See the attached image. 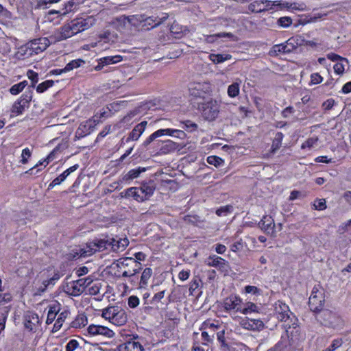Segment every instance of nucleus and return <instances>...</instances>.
<instances>
[{"instance_id": "nucleus-18", "label": "nucleus", "mask_w": 351, "mask_h": 351, "mask_svg": "<svg viewBox=\"0 0 351 351\" xmlns=\"http://www.w3.org/2000/svg\"><path fill=\"white\" fill-rule=\"evenodd\" d=\"M241 303V299L236 295H230L226 298L223 302V306L226 310H236L241 312V308L239 307Z\"/></svg>"}, {"instance_id": "nucleus-64", "label": "nucleus", "mask_w": 351, "mask_h": 351, "mask_svg": "<svg viewBox=\"0 0 351 351\" xmlns=\"http://www.w3.org/2000/svg\"><path fill=\"white\" fill-rule=\"evenodd\" d=\"M78 342L75 339L70 340L66 346V351H73L78 347Z\"/></svg>"}, {"instance_id": "nucleus-61", "label": "nucleus", "mask_w": 351, "mask_h": 351, "mask_svg": "<svg viewBox=\"0 0 351 351\" xmlns=\"http://www.w3.org/2000/svg\"><path fill=\"white\" fill-rule=\"evenodd\" d=\"M32 152L29 148H25L23 149L22 154H21V162L22 164H26L28 162V158L31 156Z\"/></svg>"}, {"instance_id": "nucleus-44", "label": "nucleus", "mask_w": 351, "mask_h": 351, "mask_svg": "<svg viewBox=\"0 0 351 351\" xmlns=\"http://www.w3.org/2000/svg\"><path fill=\"white\" fill-rule=\"evenodd\" d=\"M84 62H85L82 59L72 60L66 65L64 67V71L66 72L71 71L73 69L78 68L82 65V64H84Z\"/></svg>"}, {"instance_id": "nucleus-9", "label": "nucleus", "mask_w": 351, "mask_h": 351, "mask_svg": "<svg viewBox=\"0 0 351 351\" xmlns=\"http://www.w3.org/2000/svg\"><path fill=\"white\" fill-rule=\"evenodd\" d=\"M290 40H287L285 43L275 45L272 47L269 52V55L271 56H277L280 53H289L295 48L294 45L289 43Z\"/></svg>"}, {"instance_id": "nucleus-36", "label": "nucleus", "mask_w": 351, "mask_h": 351, "mask_svg": "<svg viewBox=\"0 0 351 351\" xmlns=\"http://www.w3.org/2000/svg\"><path fill=\"white\" fill-rule=\"evenodd\" d=\"M283 137H284V134L280 132H277L276 134L275 137L272 141V145H271L272 153H275L276 152V150H278L281 147L282 141L283 139Z\"/></svg>"}, {"instance_id": "nucleus-35", "label": "nucleus", "mask_w": 351, "mask_h": 351, "mask_svg": "<svg viewBox=\"0 0 351 351\" xmlns=\"http://www.w3.org/2000/svg\"><path fill=\"white\" fill-rule=\"evenodd\" d=\"M234 35L232 33H218L213 35L206 36L205 40L208 43H214L217 38H233Z\"/></svg>"}, {"instance_id": "nucleus-50", "label": "nucleus", "mask_w": 351, "mask_h": 351, "mask_svg": "<svg viewBox=\"0 0 351 351\" xmlns=\"http://www.w3.org/2000/svg\"><path fill=\"white\" fill-rule=\"evenodd\" d=\"M82 250L81 247H77L72 250L69 253L66 254L67 259L73 260L78 258L82 257L81 256Z\"/></svg>"}, {"instance_id": "nucleus-21", "label": "nucleus", "mask_w": 351, "mask_h": 351, "mask_svg": "<svg viewBox=\"0 0 351 351\" xmlns=\"http://www.w3.org/2000/svg\"><path fill=\"white\" fill-rule=\"evenodd\" d=\"M127 321L128 316L125 311L119 306L110 322L117 326H123Z\"/></svg>"}, {"instance_id": "nucleus-8", "label": "nucleus", "mask_w": 351, "mask_h": 351, "mask_svg": "<svg viewBox=\"0 0 351 351\" xmlns=\"http://www.w3.org/2000/svg\"><path fill=\"white\" fill-rule=\"evenodd\" d=\"M240 324L243 328L249 330H261L265 327L262 320L255 318L246 317L241 321Z\"/></svg>"}, {"instance_id": "nucleus-10", "label": "nucleus", "mask_w": 351, "mask_h": 351, "mask_svg": "<svg viewBox=\"0 0 351 351\" xmlns=\"http://www.w3.org/2000/svg\"><path fill=\"white\" fill-rule=\"evenodd\" d=\"M138 338V335H133V339H130L118 346L119 351H143V346L138 341H135Z\"/></svg>"}, {"instance_id": "nucleus-48", "label": "nucleus", "mask_w": 351, "mask_h": 351, "mask_svg": "<svg viewBox=\"0 0 351 351\" xmlns=\"http://www.w3.org/2000/svg\"><path fill=\"white\" fill-rule=\"evenodd\" d=\"M54 84V81L53 80H46L38 85L36 87V91L38 93H43L49 87H51Z\"/></svg>"}, {"instance_id": "nucleus-55", "label": "nucleus", "mask_w": 351, "mask_h": 351, "mask_svg": "<svg viewBox=\"0 0 351 351\" xmlns=\"http://www.w3.org/2000/svg\"><path fill=\"white\" fill-rule=\"evenodd\" d=\"M292 23V19L289 16L280 17L277 21V24L282 27H288Z\"/></svg>"}, {"instance_id": "nucleus-52", "label": "nucleus", "mask_w": 351, "mask_h": 351, "mask_svg": "<svg viewBox=\"0 0 351 351\" xmlns=\"http://www.w3.org/2000/svg\"><path fill=\"white\" fill-rule=\"evenodd\" d=\"M233 211V206L231 205H226L225 206H221L216 210V214L218 216H226L228 213H230Z\"/></svg>"}, {"instance_id": "nucleus-33", "label": "nucleus", "mask_w": 351, "mask_h": 351, "mask_svg": "<svg viewBox=\"0 0 351 351\" xmlns=\"http://www.w3.org/2000/svg\"><path fill=\"white\" fill-rule=\"evenodd\" d=\"M113 240L112 241H110V238H108L107 239H98L93 241L92 246H95L96 249L101 251L107 249L110 246V243H113Z\"/></svg>"}, {"instance_id": "nucleus-43", "label": "nucleus", "mask_w": 351, "mask_h": 351, "mask_svg": "<svg viewBox=\"0 0 351 351\" xmlns=\"http://www.w3.org/2000/svg\"><path fill=\"white\" fill-rule=\"evenodd\" d=\"M217 339L218 341L221 343V349H223V350L229 349V346L226 343L224 330H220L217 332Z\"/></svg>"}, {"instance_id": "nucleus-29", "label": "nucleus", "mask_w": 351, "mask_h": 351, "mask_svg": "<svg viewBox=\"0 0 351 351\" xmlns=\"http://www.w3.org/2000/svg\"><path fill=\"white\" fill-rule=\"evenodd\" d=\"M182 220L189 225L194 226H200L204 221L197 215H187L182 217Z\"/></svg>"}, {"instance_id": "nucleus-7", "label": "nucleus", "mask_w": 351, "mask_h": 351, "mask_svg": "<svg viewBox=\"0 0 351 351\" xmlns=\"http://www.w3.org/2000/svg\"><path fill=\"white\" fill-rule=\"evenodd\" d=\"M208 88V84L206 83L193 82L189 84V90L191 96L204 98Z\"/></svg>"}, {"instance_id": "nucleus-4", "label": "nucleus", "mask_w": 351, "mask_h": 351, "mask_svg": "<svg viewBox=\"0 0 351 351\" xmlns=\"http://www.w3.org/2000/svg\"><path fill=\"white\" fill-rule=\"evenodd\" d=\"M117 266L119 268L125 266H130L131 269H125L122 274L123 277H131L138 273L141 269V264L134 258L125 257L118 261Z\"/></svg>"}, {"instance_id": "nucleus-39", "label": "nucleus", "mask_w": 351, "mask_h": 351, "mask_svg": "<svg viewBox=\"0 0 351 351\" xmlns=\"http://www.w3.org/2000/svg\"><path fill=\"white\" fill-rule=\"evenodd\" d=\"M92 245L93 242H90L89 243H87L85 247H81V256L83 258L90 256L97 251V249L95 247V246H92Z\"/></svg>"}, {"instance_id": "nucleus-58", "label": "nucleus", "mask_w": 351, "mask_h": 351, "mask_svg": "<svg viewBox=\"0 0 351 351\" xmlns=\"http://www.w3.org/2000/svg\"><path fill=\"white\" fill-rule=\"evenodd\" d=\"M258 311V307L257 306L252 302L247 303V306L241 308V313L243 314H248L252 312H257Z\"/></svg>"}, {"instance_id": "nucleus-54", "label": "nucleus", "mask_w": 351, "mask_h": 351, "mask_svg": "<svg viewBox=\"0 0 351 351\" xmlns=\"http://www.w3.org/2000/svg\"><path fill=\"white\" fill-rule=\"evenodd\" d=\"M182 123L184 125L182 128L188 132H191L195 131L197 129V125L191 120H186L182 121Z\"/></svg>"}, {"instance_id": "nucleus-25", "label": "nucleus", "mask_w": 351, "mask_h": 351, "mask_svg": "<svg viewBox=\"0 0 351 351\" xmlns=\"http://www.w3.org/2000/svg\"><path fill=\"white\" fill-rule=\"evenodd\" d=\"M24 319L25 327L29 331H32L34 329V326L36 325V324L38 323L39 322L38 316L36 313H28L25 315Z\"/></svg>"}, {"instance_id": "nucleus-20", "label": "nucleus", "mask_w": 351, "mask_h": 351, "mask_svg": "<svg viewBox=\"0 0 351 351\" xmlns=\"http://www.w3.org/2000/svg\"><path fill=\"white\" fill-rule=\"evenodd\" d=\"M96 125V120L89 119L84 123H81L76 131V135L79 137H83L89 134Z\"/></svg>"}, {"instance_id": "nucleus-14", "label": "nucleus", "mask_w": 351, "mask_h": 351, "mask_svg": "<svg viewBox=\"0 0 351 351\" xmlns=\"http://www.w3.org/2000/svg\"><path fill=\"white\" fill-rule=\"evenodd\" d=\"M168 17L169 15L167 14H165V16L162 18H154V16L145 18L143 16L142 28H143L144 29H149L150 28L158 27L164 21H165L168 19Z\"/></svg>"}, {"instance_id": "nucleus-3", "label": "nucleus", "mask_w": 351, "mask_h": 351, "mask_svg": "<svg viewBox=\"0 0 351 351\" xmlns=\"http://www.w3.org/2000/svg\"><path fill=\"white\" fill-rule=\"evenodd\" d=\"M325 303L324 293L323 291H319L317 287L313 289L311 295L308 300V306L313 312L316 313V315L324 309Z\"/></svg>"}, {"instance_id": "nucleus-63", "label": "nucleus", "mask_w": 351, "mask_h": 351, "mask_svg": "<svg viewBox=\"0 0 351 351\" xmlns=\"http://www.w3.org/2000/svg\"><path fill=\"white\" fill-rule=\"evenodd\" d=\"M315 209L323 210L326 208V200L324 199H316L313 204Z\"/></svg>"}, {"instance_id": "nucleus-56", "label": "nucleus", "mask_w": 351, "mask_h": 351, "mask_svg": "<svg viewBox=\"0 0 351 351\" xmlns=\"http://www.w3.org/2000/svg\"><path fill=\"white\" fill-rule=\"evenodd\" d=\"M8 312H9L8 307H5L3 309V311L1 312V316L0 317V332L2 330H3L5 328V325Z\"/></svg>"}, {"instance_id": "nucleus-12", "label": "nucleus", "mask_w": 351, "mask_h": 351, "mask_svg": "<svg viewBox=\"0 0 351 351\" xmlns=\"http://www.w3.org/2000/svg\"><path fill=\"white\" fill-rule=\"evenodd\" d=\"M88 332L90 335H103L110 338L114 335V332L107 327L99 325H90L87 328Z\"/></svg>"}, {"instance_id": "nucleus-51", "label": "nucleus", "mask_w": 351, "mask_h": 351, "mask_svg": "<svg viewBox=\"0 0 351 351\" xmlns=\"http://www.w3.org/2000/svg\"><path fill=\"white\" fill-rule=\"evenodd\" d=\"M288 313L289 315H291V312L290 311L289 306L282 302H279V304L276 306V313L278 316L279 314H282V313Z\"/></svg>"}, {"instance_id": "nucleus-37", "label": "nucleus", "mask_w": 351, "mask_h": 351, "mask_svg": "<svg viewBox=\"0 0 351 351\" xmlns=\"http://www.w3.org/2000/svg\"><path fill=\"white\" fill-rule=\"evenodd\" d=\"M178 145L171 140L166 141L163 143V145L160 148V151L163 154H167L176 150Z\"/></svg>"}, {"instance_id": "nucleus-5", "label": "nucleus", "mask_w": 351, "mask_h": 351, "mask_svg": "<svg viewBox=\"0 0 351 351\" xmlns=\"http://www.w3.org/2000/svg\"><path fill=\"white\" fill-rule=\"evenodd\" d=\"M298 346V339L282 335L280 340L267 351H294Z\"/></svg>"}, {"instance_id": "nucleus-26", "label": "nucleus", "mask_w": 351, "mask_h": 351, "mask_svg": "<svg viewBox=\"0 0 351 351\" xmlns=\"http://www.w3.org/2000/svg\"><path fill=\"white\" fill-rule=\"evenodd\" d=\"M118 21L125 23V22L130 24L136 26L138 23H142L143 21V15H132V16H121L118 19Z\"/></svg>"}, {"instance_id": "nucleus-57", "label": "nucleus", "mask_w": 351, "mask_h": 351, "mask_svg": "<svg viewBox=\"0 0 351 351\" xmlns=\"http://www.w3.org/2000/svg\"><path fill=\"white\" fill-rule=\"evenodd\" d=\"M186 28L180 26L178 23L174 22L170 27V31L172 34L178 35L186 31Z\"/></svg>"}, {"instance_id": "nucleus-62", "label": "nucleus", "mask_w": 351, "mask_h": 351, "mask_svg": "<svg viewBox=\"0 0 351 351\" xmlns=\"http://www.w3.org/2000/svg\"><path fill=\"white\" fill-rule=\"evenodd\" d=\"M318 141L317 138H308L304 143H302L301 148L305 149L306 147L311 148L317 143Z\"/></svg>"}, {"instance_id": "nucleus-11", "label": "nucleus", "mask_w": 351, "mask_h": 351, "mask_svg": "<svg viewBox=\"0 0 351 351\" xmlns=\"http://www.w3.org/2000/svg\"><path fill=\"white\" fill-rule=\"evenodd\" d=\"M138 188L145 200H148L154 195L156 189V184L154 180H149L142 182Z\"/></svg>"}, {"instance_id": "nucleus-22", "label": "nucleus", "mask_w": 351, "mask_h": 351, "mask_svg": "<svg viewBox=\"0 0 351 351\" xmlns=\"http://www.w3.org/2000/svg\"><path fill=\"white\" fill-rule=\"evenodd\" d=\"M147 125V121H143L141 122L140 123L137 124L134 129L132 130V132L130 133L128 138L127 142L132 140V141H137L141 135L143 133V132L145 130L146 125Z\"/></svg>"}, {"instance_id": "nucleus-41", "label": "nucleus", "mask_w": 351, "mask_h": 351, "mask_svg": "<svg viewBox=\"0 0 351 351\" xmlns=\"http://www.w3.org/2000/svg\"><path fill=\"white\" fill-rule=\"evenodd\" d=\"M27 106L25 104H23L21 101H19V99L16 101L12 108V113L15 114L16 115H19L23 113L25 108Z\"/></svg>"}, {"instance_id": "nucleus-38", "label": "nucleus", "mask_w": 351, "mask_h": 351, "mask_svg": "<svg viewBox=\"0 0 351 351\" xmlns=\"http://www.w3.org/2000/svg\"><path fill=\"white\" fill-rule=\"evenodd\" d=\"M123 59L121 56H106L99 59V61H101V64L104 65H108L111 64H115L119 62Z\"/></svg>"}, {"instance_id": "nucleus-15", "label": "nucleus", "mask_w": 351, "mask_h": 351, "mask_svg": "<svg viewBox=\"0 0 351 351\" xmlns=\"http://www.w3.org/2000/svg\"><path fill=\"white\" fill-rule=\"evenodd\" d=\"M49 45V40L47 38H40L32 41L30 44L29 55L32 54V52L38 53L39 52L43 51L47 49Z\"/></svg>"}, {"instance_id": "nucleus-53", "label": "nucleus", "mask_w": 351, "mask_h": 351, "mask_svg": "<svg viewBox=\"0 0 351 351\" xmlns=\"http://www.w3.org/2000/svg\"><path fill=\"white\" fill-rule=\"evenodd\" d=\"M279 5H280V3L279 1H271L268 0H263V12L272 10L274 8V7Z\"/></svg>"}, {"instance_id": "nucleus-42", "label": "nucleus", "mask_w": 351, "mask_h": 351, "mask_svg": "<svg viewBox=\"0 0 351 351\" xmlns=\"http://www.w3.org/2000/svg\"><path fill=\"white\" fill-rule=\"evenodd\" d=\"M56 153V149H55L48 155L47 158L43 162H41V161L39 162V163L36 164L34 167H32V168L29 169V170H27L25 172V173H29L31 175L35 174L34 173V169L38 167L39 165H42L44 162H47V163L48 164L49 161L52 160L55 158Z\"/></svg>"}, {"instance_id": "nucleus-45", "label": "nucleus", "mask_w": 351, "mask_h": 351, "mask_svg": "<svg viewBox=\"0 0 351 351\" xmlns=\"http://www.w3.org/2000/svg\"><path fill=\"white\" fill-rule=\"evenodd\" d=\"M239 93V84L234 82L230 84L228 88V95L230 97H235Z\"/></svg>"}, {"instance_id": "nucleus-31", "label": "nucleus", "mask_w": 351, "mask_h": 351, "mask_svg": "<svg viewBox=\"0 0 351 351\" xmlns=\"http://www.w3.org/2000/svg\"><path fill=\"white\" fill-rule=\"evenodd\" d=\"M58 304H54L52 306H49V309L47 313V317L46 320L47 324H51L55 319L58 313L60 311V306Z\"/></svg>"}, {"instance_id": "nucleus-16", "label": "nucleus", "mask_w": 351, "mask_h": 351, "mask_svg": "<svg viewBox=\"0 0 351 351\" xmlns=\"http://www.w3.org/2000/svg\"><path fill=\"white\" fill-rule=\"evenodd\" d=\"M71 23L73 25L74 32L77 34L89 28L93 25V19L92 18L76 19L71 21Z\"/></svg>"}, {"instance_id": "nucleus-6", "label": "nucleus", "mask_w": 351, "mask_h": 351, "mask_svg": "<svg viewBox=\"0 0 351 351\" xmlns=\"http://www.w3.org/2000/svg\"><path fill=\"white\" fill-rule=\"evenodd\" d=\"M74 34H76L71 22L63 25L60 31L56 32L53 36H50V39L53 42L60 41L70 38Z\"/></svg>"}, {"instance_id": "nucleus-13", "label": "nucleus", "mask_w": 351, "mask_h": 351, "mask_svg": "<svg viewBox=\"0 0 351 351\" xmlns=\"http://www.w3.org/2000/svg\"><path fill=\"white\" fill-rule=\"evenodd\" d=\"M258 227L267 234L274 235L275 231L274 220L271 216L265 215L258 223Z\"/></svg>"}, {"instance_id": "nucleus-60", "label": "nucleus", "mask_w": 351, "mask_h": 351, "mask_svg": "<svg viewBox=\"0 0 351 351\" xmlns=\"http://www.w3.org/2000/svg\"><path fill=\"white\" fill-rule=\"evenodd\" d=\"M27 75L28 78L32 81V87L34 88L36 84L38 81V75L37 73L34 72L32 70H29L27 73Z\"/></svg>"}, {"instance_id": "nucleus-47", "label": "nucleus", "mask_w": 351, "mask_h": 351, "mask_svg": "<svg viewBox=\"0 0 351 351\" xmlns=\"http://www.w3.org/2000/svg\"><path fill=\"white\" fill-rule=\"evenodd\" d=\"M206 160L208 164L214 165L216 167H220L224 162L223 160L217 156H210L207 158Z\"/></svg>"}, {"instance_id": "nucleus-49", "label": "nucleus", "mask_w": 351, "mask_h": 351, "mask_svg": "<svg viewBox=\"0 0 351 351\" xmlns=\"http://www.w3.org/2000/svg\"><path fill=\"white\" fill-rule=\"evenodd\" d=\"M263 1H255L249 5V10L252 12H262Z\"/></svg>"}, {"instance_id": "nucleus-24", "label": "nucleus", "mask_w": 351, "mask_h": 351, "mask_svg": "<svg viewBox=\"0 0 351 351\" xmlns=\"http://www.w3.org/2000/svg\"><path fill=\"white\" fill-rule=\"evenodd\" d=\"M64 291L72 296H78L84 292L82 287L78 285L77 280L73 281L70 285H66L64 287Z\"/></svg>"}, {"instance_id": "nucleus-19", "label": "nucleus", "mask_w": 351, "mask_h": 351, "mask_svg": "<svg viewBox=\"0 0 351 351\" xmlns=\"http://www.w3.org/2000/svg\"><path fill=\"white\" fill-rule=\"evenodd\" d=\"M298 318L295 316V315L291 312V315L289 317V319L286 322H284L283 327L286 330L285 335L289 336V337H293V330H290L291 328L295 330V333L299 332L298 329H297L298 324Z\"/></svg>"}, {"instance_id": "nucleus-30", "label": "nucleus", "mask_w": 351, "mask_h": 351, "mask_svg": "<svg viewBox=\"0 0 351 351\" xmlns=\"http://www.w3.org/2000/svg\"><path fill=\"white\" fill-rule=\"evenodd\" d=\"M152 275V269L151 268L147 267L143 270L139 282L140 289L145 288L147 286L148 281L150 279Z\"/></svg>"}, {"instance_id": "nucleus-1", "label": "nucleus", "mask_w": 351, "mask_h": 351, "mask_svg": "<svg viewBox=\"0 0 351 351\" xmlns=\"http://www.w3.org/2000/svg\"><path fill=\"white\" fill-rule=\"evenodd\" d=\"M315 319L321 325L332 329L339 330L344 326L343 318L337 313L328 309L323 310Z\"/></svg>"}, {"instance_id": "nucleus-28", "label": "nucleus", "mask_w": 351, "mask_h": 351, "mask_svg": "<svg viewBox=\"0 0 351 351\" xmlns=\"http://www.w3.org/2000/svg\"><path fill=\"white\" fill-rule=\"evenodd\" d=\"M146 169L145 167H138L137 169L130 170L126 174L123 176V181L128 182L134 178H138L140 174L145 172Z\"/></svg>"}, {"instance_id": "nucleus-59", "label": "nucleus", "mask_w": 351, "mask_h": 351, "mask_svg": "<svg viewBox=\"0 0 351 351\" xmlns=\"http://www.w3.org/2000/svg\"><path fill=\"white\" fill-rule=\"evenodd\" d=\"M32 91H29V92H25L24 94H23L19 100L21 101L23 104H25V106L27 107H28V104L30 102V101L32 100Z\"/></svg>"}, {"instance_id": "nucleus-23", "label": "nucleus", "mask_w": 351, "mask_h": 351, "mask_svg": "<svg viewBox=\"0 0 351 351\" xmlns=\"http://www.w3.org/2000/svg\"><path fill=\"white\" fill-rule=\"evenodd\" d=\"M113 243H110V246L114 252L123 251L128 245L129 241L127 238H110V241Z\"/></svg>"}, {"instance_id": "nucleus-2", "label": "nucleus", "mask_w": 351, "mask_h": 351, "mask_svg": "<svg viewBox=\"0 0 351 351\" xmlns=\"http://www.w3.org/2000/svg\"><path fill=\"white\" fill-rule=\"evenodd\" d=\"M219 104L216 100L210 99L199 104L203 117L209 121H214L219 113Z\"/></svg>"}, {"instance_id": "nucleus-40", "label": "nucleus", "mask_w": 351, "mask_h": 351, "mask_svg": "<svg viewBox=\"0 0 351 351\" xmlns=\"http://www.w3.org/2000/svg\"><path fill=\"white\" fill-rule=\"evenodd\" d=\"M118 307L119 306H113L104 308L102 311V317L106 319H108L110 322H111V319L115 314V312L117 311Z\"/></svg>"}, {"instance_id": "nucleus-46", "label": "nucleus", "mask_w": 351, "mask_h": 351, "mask_svg": "<svg viewBox=\"0 0 351 351\" xmlns=\"http://www.w3.org/2000/svg\"><path fill=\"white\" fill-rule=\"evenodd\" d=\"M87 319L86 316L84 315H80L77 318L71 323V326L73 328H81L84 326L86 324Z\"/></svg>"}, {"instance_id": "nucleus-34", "label": "nucleus", "mask_w": 351, "mask_h": 351, "mask_svg": "<svg viewBox=\"0 0 351 351\" xmlns=\"http://www.w3.org/2000/svg\"><path fill=\"white\" fill-rule=\"evenodd\" d=\"M69 313L67 311H62V313H60V314L59 315L58 319H56V321L53 325V328L52 330L53 332H56L61 328V327L62 326V323L64 322L65 319L67 317Z\"/></svg>"}, {"instance_id": "nucleus-17", "label": "nucleus", "mask_w": 351, "mask_h": 351, "mask_svg": "<svg viewBox=\"0 0 351 351\" xmlns=\"http://www.w3.org/2000/svg\"><path fill=\"white\" fill-rule=\"evenodd\" d=\"M122 197L129 198L133 197L134 199L138 202H143L146 201L143 195L141 194L138 187H130L125 191L120 193Z\"/></svg>"}, {"instance_id": "nucleus-27", "label": "nucleus", "mask_w": 351, "mask_h": 351, "mask_svg": "<svg viewBox=\"0 0 351 351\" xmlns=\"http://www.w3.org/2000/svg\"><path fill=\"white\" fill-rule=\"evenodd\" d=\"M226 263V260L221 257L213 256H209L207 265L210 267L223 269Z\"/></svg>"}, {"instance_id": "nucleus-32", "label": "nucleus", "mask_w": 351, "mask_h": 351, "mask_svg": "<svg viewBox=\"0 0 351 351\" xmlns=\"http://www.w3.org/2000/svg\"><path fill=\"white\" fill-rule=\"evenodd\" d=\"M232 58V56L230 54H215L211 53L209 55V59L214 63V64H219L221 62H223L224 61L230 60Z\"/></svg>"}]
</instances>
